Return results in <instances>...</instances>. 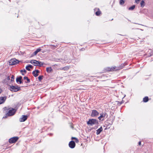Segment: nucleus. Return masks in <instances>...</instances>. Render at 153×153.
Listing matches in <instances>:
<instances>
[{
  "label": "nucleus",
  "mask_w": 153,
  "mask_h": 153,
  "mask_svg": "<svg viewBox=\"0 0 153 153\" xmlns=\"http://www.w3.org/2000/svg\"><path fill=\"white\" fill-rule=\"evenodd\" d=\"M9 89L11 91L16 92L21 90L20 87L17 85H10L9 87Z\"/></svg>",
  "instance_id": "1"
},
{
  "label": "nucleus",
  "mask_w": 153,
  "mask_h": 153,
  "mask_svg": "<svg viewBox=\"0 0 153 153\" xmlns=\"http://www.w3.org/2000/svg\"><path fill=\"white\" fill-rule=\"evenodd\" d=\"M98 120L94 119H89L87 122V124L88 125L91 126L94 125H98Z\"/></svg>",
  "instance_id": "2"
},
{
  "label": "nucleus",
  "mask_w": 153,
  "mask_h": 153,
  "mask_svg": "<svg viewBox=\"0 0 153 153\" xmlns=\"http://www.w3.org/2000/svg\"><path fill=\"white\" fill-rule=\"evenodd\" d=\"M16 112V110L15 109L13 108H9L7 113H6V115L7 116H10L13 115Z\"/></svg>",
  "instance_id": "3"
},
{
  "label": "nucleus",
  "mask_w": 153,
  "mask_h": 153,
  "mask_svg": "<svg viewBox=\"0 0 153 153\" xmlns=\"http://www.w3.org/2000/svg\"><path fill=\"white\" fill-rule=\"evenodd\" d=\"M19 62L18 60L16 59L15 58L12 59L9 61V65H14L18 63Z\"/></svg>",
  "instance_id": "4"
},
{
  "label": "nucleus",
  "mask_w": 153,
  "mask_h": 153,
  "mask_svg": "<svg viewBox=\"0 0 153 153\" xmlns=\"http://www.w3.org/2000/svg\"><path fill=\"white\" fill-rule=\"evenodd\" d=\"M99 114V113L96 110H93L92 111L91 116L92 117H97Z\"/></svg>",
  "instance_id": "5"
},
{
  "label": "nucleus",
  "mask_w": 153,
  "mask_h": 153,
  "mask_svg": "<svg viewBox=\"0 0 153 153\" xmlns=\"http://www.w3.org/2000/svg\"><path fill=\"white\" fill-rule=\"evenodd\" d=\"M18 137H14L10 139L9 140V141L10 143H15L18 140Z\"/></svg>",
  "instance_id": "6"
},
{
  "label": "nucleus",
  "mask_w": 153,
  "mask_h": 153,
  "mask_svg": "<svg viewBox=\"0 0 153 153\" xmlns=\"http://www.w3.org/2000/svg\"><path fill=\"white\" fill-rule=\"evenodd\" d=\"M75 142L73 140L71 141L69 143V147L71 149L74 148L75 146Z\"/></svg>",
  "instance_id": "7"
},
{
  "label": "nucleus",
  "mask_w": 153,
  "mask_h": 153,
  "mask_svg": "<svg viewBox=\"0 0 153 153\" xmlns=\"http://www.w3.org/2000/svg\"><path fill=\"white\" fill-rule=\"evenodd\" d=\"M27 115H22L19 119V121L21 122H24L27 120Z\"/></svg>",
  "instance_id": "8"
},
{
  "label": "nucleus",
  "mask_w": 153,
  "mask_h": 153,
  "mask_svg": "<svg viewBox=\"0 0 153 153\" xmlns=\"http://www.w3.org/2000/svg\"><path fill=\"white\" fill-rule=\"evenodd\" d=\"M30 62L35 66H38L39 61L35 60H32L30 61Z\"/></svg>",
  "instance_id": "9"
},
{
  "label": "nucleus",
  "mask_w": 153,
  "mask_h": 153,
  "mask_svg": "<svg viewBox=\"0 0 153 153\" xmlns=\"http://www.w3.org/2000/svg\"><path fill=\"white\" fill-rule=\"evenodd\" d=\"M7 99V97H0V104L4 103Z\"/></svg>",
  "instance_id": "10"
},
{
  "label": "nucleus",
  "mask_w": 153,
  "mask_h": 153,
  "mask_svg": "<svg viewBox=\"0 0 153 153\" xmlns=\"http://www.w3.org/2000/svg\"><path fill=\"white\" fill-rule=\"evenodd\" d=\"M94 11L97 10V11L95 12V14L97 16H100L101 13V11H100L99 8H95L94 9Z\"/></svg>",
  "instance_id": "11"
},
{
  "label": "nucleus",
  "mask_w": 153,
  "mask_h": 153,
  "mask_svg": "<svg viewBox=\"0 0 153 153\" xmlns=\"http://www.w3.org/2000/svg\"><path fill=\"white\" fill-rule=\"evenodd\" d=\"M112 123L113 122L112 121H111L110 120L107 121L105 122V125H106V126H107V127H108V126H109L108 128H109L110 127V126H111Z\"/></svg>",
  "instance_id": "12"
},
{
  "label": "nucleus",
  "mask_w": 153,
  "mask_h": 153,
  "mask_svg": "<svg viewBox=\"0 0 153 153\" xmlns=\"http://www.w3.org/2000/svg\"><path fill=\"white\" fill-rule=\"evenodd\" d=\"M39 72V71L37 69L35 70L32 72V74L34 76L36 77L38 76V73Z\"/></svg>",
  "instance_id": "13"
},
{
  "label": "nucleus",
  "mask_w": 153,
  "mask_h": 153,
  "mask_svg": "<svg viewBox=\"0 0 153 153\" xmlns=\"http://www.w3.org/2000/svg\"><path fill=\"white\" fill-rule=\"evenodd\" d=\"M22 77L21 76H20L19 77H18L16 78V82L17 83L19 82L20 84H22Z\"/></svg>",
  "instance_id": "14"
},
{
  "label": "nucleus",
  "mask_w": 153,
  "mask_h": 153,
  "mask_svg": "<svg viewBox=\"0 0 153 153\" xmlns=\"http://www.w3.org/2000/svg\"><path fill=\"white\" fill-rule=\"evenodd\" d=\"M100 115L102 118H107L108 117V115L105 112H102L100 114Z\"/></svg>",
  "instance_id": "15"
},
{
  "label": "nucleus",
  "mask_w": 153,
  "mask_h": 153,
  "mask_svg": "<svg viewBox=\"0 0 153 153\" xmlns=\"http://www.w3.org/2000/svg\"><path fill=\"white\" fill-rule=\"evenodd\" d=\"M102 131V127H101L99 128L96 131V134L97 135L100 134L101 132Z\"/></svg>",
  "instance_id": "16"
},
{
  "label": "nucleus",
  "mask_w": 153,
  "mask_h": 153,
  "mask_svg": "<svg viewBox=\"0 0 153 153\" xmlns=\"http://www.w3.org/2000/svg\"><path fill=\"white\" fill-rule=\"evenodd\" d=\"M115 69V68L112 67L111 68L107 67L106 68V70L108 71H112Z\"/></svg>",
  "instance_id": "17"
},
{
  "label": "nucleus",
  "mask_w": 153,
  "mask_h": 153,
  "mask_svg": "<svg viewBox=\"0 0 153 153\" xmlns=\"http://www.w3.org/2000/svg\"><path fill=\"white\" fill-rule=\"evenodd\" d=\"M24 79H26L27 80V81H25V82L26 83H29L30 82V79L28 78L27 77L25 76L24 77Z\"/></svg>",
  "instance_id": "18"
},
{
  "label": "nucleus",
  "mask_w": 153,
  "mask_h": 153,
  "mask_svg": "<svg viewBox=\"0 0 153 153\" xmlns=\"http://www.w3.org/2000/svg\"><path fill=\"white\" fill-rule=\"evenodd\" d=\"M46 70L48 73H51L52 71V69L51 67L47 68Z\"/></svg>",
  "instance_id": "19"
},
{
  "label": "nucleus",
  "mask_w": 153,
  "mask_h": 153,
  "mask_svg": "<svg viewBox=\"0 0 153 153\" xmlns=\"http://www.w3.org/2000/svg\"><path fill=\"white\" fill-rule=\"evenodd\" d=\"M41 50V49L40 48H39L37 49L34 52L33 54L34 55H36L38 53V52L40 51Z\"/></svg>",
  "instance_id": "20"
},
{
  "label": "nucleus",
  "mask_w": 153,
  "mask_h": 153,
  "mask_svg": "<svg viewBox=\"0 0 153 153\" xmlns=\"http://www.w3.org/2000/svg\"><path fill=\"white\" fill-rule=\"evenodd\" d=\"M149 100V98L148 97L146 96L144 97L143 99V101L144 102H147Z\"/></svg>",
  "instance_id": "21"
},
{
  "label": "nucleus",
  "mask_w": 153,
  "mask_h": 153,
  "mask_svg": "<svg viewBox=\"0 0 153 153\" xmlns=\"http://www.w3.org/2000/svg\"><path fill=\"white\" fill-rule=\"evenodd\" d=\"M135 7V5H133L131 7H129L128 8V9L129 10H134V9Z\"/></svg>",
  "instance_id": "22"
},
{
  "label": "nucleus",
  "mask_w": 153,
  "mask_h": 153,
  "mask_svg": "<svg viewBox=\"0 0 153 153\" xmlns=\"http://www.w3.org/2000/svg\"><path fill=\"white\" fill-rule=\"evenodd\" d=\"M144 4H145L144 1L143 0L142 1L140 2L141 6L142 7H143L145 5Z\"/></svg>",
  "instance_id": "23"
},
{
  "label": "nucleus",
  "mask_w": 153,
  "mask_h": 153,
  "mask_svg": "<svg viewBox=\"0 0 153 153\" xmlns=\"http://www.w3.org/2000/svg\"><path fill=\"white\" fill-rule=\"evenodd\" d=\"M43 77L44 76L43 75L39 76L38 77L39 80L40 81H41L42 80V79Z\"/></svg>",
  "instance_id": "24"
},
{
  "label": "nucleus",
  "mask_w": 153,
  "mask_h": 153,
  "mask_svg": "<svg viewBox=\"0 0 153 153\" xmlns=\"http://www.w3.org/2000/svg\"><path fill=\"white\" fill-rule=\"evenodd\" d=\"M69 67L67 66L65 67L62 68V69L65 71H67L68 70Z\"/></svg>",
  "instance_id": "25"
},
{
  "label": "nucleus",
  "mask_w": 153,
  "mask_h": 153,
  "mask_svg": "<svg viewBox=\"0 0 153 153\" xmlns=\"http://www.w3.org/2000/svg\"><path fill=\"white\" fill-rule=\"evenodd\" d=\"M125 2L124 0H120V5L123 4Z\"/></svg>",
  "instance_id": "26"
},
{
  "label": "nucleus",
  "mask_w": 153,
  "mask_h": 153,
  "mask_svg": "<svg viewBox=\"0 0 153 153\" xmlns=\"http://www.w3.org/2000/svg\"><path fill=\"white\" fill-rule=\"evenodd\" d=\"M11 81L12 82L14 81V76L12 75L11 77Z\"/></svg>",
  "instance_id": "27"
},
{
  "label": "nucleus",
  "mask_w": 153,
  "mask_h": 153,
  "mask_svg": "<svg viewBox=\"0 0 153 153\" xmlns=\"http://www.w3.org/2000/svg\"><path fill=\"white\" fill-rule=\"evenodd\" d=\"M38 66H41L43 65V63L39 61Z\"/></svg>",
  "instance_id": "28"
},
{
  "label": "nucleus",
  "mask_w": 153,
  "mask_h": 153,
  "mask_svg": "<svg viewBox=\"0 0 153 153\" xmlns=\"http://www.w3.org/2000/svg\"><path fill=\"white\" fill-rule=\"evenodd\" d=\"M26 69L27 70L30 71V69L27 66H26Z\"/></svg>",
  "instance_id": "29"
},
{
  "label": "nucleus",
  "mask_w": 153,
  "mask_h": 153,
  "mask_svg": "<svg viewBox=\"0 0 153 153\" xmlns=\"http://www.w3.org/2000/svg\"><path fill=\"white\" fill-rule=\"evenodd\" d=\"M28 67L29 68H33V66L32 65H27Z\"/></svg>",
  "instance_id": "30"
},
{
  "label": "nucleus",
  "mask_w": 153,
  "mask_h": 153,
  "mask_svg": "<svg viewBox=\"0 0 153 153\" xmlns=\"http://www.w3.org/2000/svg\"><path fill=\"white\" fill-rule=\"evenodd\" d=\"M6 80H10V77L9 76H8L6 78Z\"/></svg>",
  "instance_id": "31"
},
{
  "label": "nucleus",
  "mask_w": 153,
  "mask_h": 153,
  "mask_svg": "<svg viewBox=\"0 0 153 153\" xmlns=\"http://www.w3.org/2000/svg\"><path fill=\"white\" fill-rule=\"evenodd\" d=\"M24 72L26 73L27 72V71H26L25 69H24V70H21V72Z\"/></svg>",
  "instance_id": "32"
},
{
  "label": "nucleus",
  "mask_w": 153,
  "mask_h": 153,
  "mask_svg": "<svg viewBox=\"0 0 153 153\" xmlns=\"http://www.w3.org/2000/svg\"><path fill=\"white\" fill-rule=\"evenodd\" d=\"M71 139H76L77 140H78V139L76 138V137H72Z\"/></svg>",
  "instance_id": "33"
},
{
  "label": "nucleus",
  "mask_w": 153,
  "mask_h": 153,
  "mask_svg": "<svg viewBox=\"0 0 153 153\" xmlns=\"http://www.w3.org/2000/svg\"><path fill=\"white\" fill-rule=\"evenodd\" d=\"M102 118V117H101V116L100 115V116L98 117V118L100 120Z\"/></svg>",
  "instance_id": "34"
},
{
  "label": "nucleus",
  "mask_w": 153,
  "mask_h": 153,
  "mask_svg": "<svg viewBox=\"0 0 153 153\" xmlns=\"http://www.w3.org/2000/svg\"><path fill=\"white\" fill-rule=\"evenodd\" d=\"M120 104V105H121L122 103L123 102H118Z\"/></svg>",
  "instance_id": "35"
},
{
  "label": "nucleus",
  "mask_w": 153,
  "mask_h": 153,
  "mask_svg": "<svg viewBox=\"0 0 153 153\" xmlns=\"http://www.w3.org/2000/svg\"><path fill=\"white\" fill-rule=\"evenodd\" d=\"M141 144V141H139L138 143V144L139 145H140Z\"/></svg>",
  "instance_id": "36"
},
{
  "label": "nucleus",
  "mask_w": 153,
  "mask_h": 153,
  "mask_svg": "<svg viewBox=\"0 0 153 153\" xmlns=\"http://www.w3.org/2000/svg\"><path fill=\"white\" fill-rule=\"evenodd\" d=\"M2 91V90L1 88H0V94L1 93Z\"/></svg>",
  "instance_id": "37"
},
{
  "label": "nucleus",
  "mask_w": 153,
  "mask_h": 153,
  "mask_svg": "<svg viewBox=\"0 0 153 153\" xmlns=\"http://www.w3.org/2000/svg\"><path fill=\"white\" fill-rule=\"evenodd\" d=\"M71 128H73V126H72V125H71Z\"/></svg>",
  "instance_id": "38"
},
{
  "label": "nucleus",
  "mask_w": 153,
  "mask_h": 153,
  "mask_svg": "<svg viewBox=\"0 0 153 153\" xmlns=\"http://www.w3.org/2000/svg\"><path fill=\"white\" fill-rule=\"evenodd\" d=\"M22 75H24V74H23V73H22Z\"/></svg>",
  "instance_id": "39"
},
{
  "label": "nucleus",
  "mask_w": 153,
  "mask_h": 153,
  "mask_svg": "<svg viewBox=\"0 0 153 153\" xmlns=\"http://www.w3.org/2000/svg\"><path fill=\"white\" fill-rule=\"evenodd\" d=\"M6 116H5V117H3V118H6Z\"/></svg>",
  "instance_id": "40"
}]
</instances>
